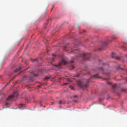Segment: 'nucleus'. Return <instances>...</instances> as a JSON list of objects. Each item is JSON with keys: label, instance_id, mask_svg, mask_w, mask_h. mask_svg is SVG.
I'll list each match as a JSON object with an SVG mask.
<instances>
[{"label": "nucleus", "instance_id": "nucleus-21", "mask_svg": "<svg viewBox=\"0 0 127 127\" xmlns=\"http://www.w3.org/2000/svg\"><path fill=\"white\" fill-rule=\"evenodd\" d=\"M27 87H28V89H29L30 90H30V89H30V88H30L29 87H28V86H27Z\"/></svg>", "mask_w": 127, "mask_h": 127}, {"label": "nucleus", "instance_id": "nucleus-13", "mask_svg": "<svg viewBox=\"0 0 127 127\" xmlns=\"http://www.w3.org/2000/svg\"><path fill=\"white\" fill-rule=\"evenodd\" d=\"M112 87L113 88H116L117 87V85L115 84H113L112 85Z\"/></svg>", "mask_w": 127, "mask_h": 127}, {"label": "nucleus", "instance_id": "nucleus-23", "mask_svg": "<svg viewBox=\"0 0 127 127\" xmlns=\"http://www.w3.org/2000/svg\"><path fill=\"white\" fill-rule=\"evenodd\" d=\"M52 6V7L51 9V10H52L53 9V8L54 7V5H53Z\"/></svg>", "mask_w": 127, "mask_h": 127}, {"label": "nucleus", "instance_id": "nucleus-28", "mask_svg": "<svg viewBox=\"0 0 127 127\" xmlns=\"http://www.w3.org/2000/svg\"><path fill=\"white\" fill-rule=\"evenodd\" d=\"M126 80L127 81V78L126 79Z\"/></svg>", "mask_w": 127, "mask_h": 127}, {"label": "nucleus", "instance_id": "nucleus-12", "mask_svg": "<svg viewBox=\"0 0 127 127\" xmlns=\"http://www.w3.org/2000/svg\"><path fill=\"white\" fill-rule=\"evenodd\" d=\"M118 37V36H116V35H115V36H113V37H112V38L113 39H116Z\"/></svg>", "mask_w": 127, "mask_h": 127}, {"label": "nucleus", "instance_id": "nucleus-17", "mask_svg": "<svg viewBox=\"0 0 127 127\" xmlns=\"http://www.w3.org/2000/svg\"><path fill=\"white\" fill-rule=\"evenodd\" d=\"M70 88L72 90H73L74 88L73 87H72L71 86H70Z\"/></svg>", "mask_w": 127, "mask_h": 127}, {"label": "nucleus", "instance_id": "nucleus-27", "mask_svg": "<svg viewBox=\"0 0 127 127\" xmlns=\"http://www.w3.org/2000/svg\"><path fill=\"white\" fill-rule=\"evenodd\" d=\"M99 50H101V49H100V48H99Z\"/></svg>", "mask_w": 127, "mask_h": 127}, {"label": "nucleus", "instance_id": "nucleus-19", "mask_svg": "<svg viewBox=\"0 0 127 127\" xmlns=\"http://www.w3.org/2000/svg\"><path fill=\"white\" fill-rule=\"evenodd\" d=\"M59 103L60 104H62L63 103V102L62 101H59Z\"/></svg>", "mask_w": 127, "mask_h": 127}, {"label": "nucleus", "instance_id": "nucleus-11", "mask_svg": "<svg viewBox=\"0 0 127 127\" xmlns=\"http://www.w3.org/2000/svg\"><path fill=\"white\" fill-rule=\"evenodd\" d=\"M91 78H98L97 76L96 75H94L91 76Z\"/></svg>", "mask_w": 127, "mask_h": 127}, {"label": "nucleus", "instance_id": "nucleus-30", "mask_svg": "<svg viewBox=\"0 0 127 127\" xmlns=\"http://www.w3.org/2000/svg\"><path fill=\"white\" fill-rule=\"evenodd\" d=\"M22 105L23 106V105H24V104H22Z\"/></svg>", "mask_w": 127, "mask_h": 127}, {"label": "nucleus", "instance_id": "nucleus-29", "mask_svg": "<svg viewBox=\"0 0 127 127\" xmlns=\"http://www.w3.org/2000/svg\"><path fill=\"white\" fill-rule=\"evenodd\" d=\"M126 56L127 57V54L126 55Z\"/></svg>", "mask_w": 127, "mask_h": 127}, {"label": "nucleus", "instance_id": "nucleus-20", "mask_svg": "<svg viewBox=\"0 0 127 127\" xmlns=\"http://www.w3.org/2000/svg\"><path fill=\"white\" fill-rule=\"evenodd\" d=\"M67 84V83H64L63 85H64Z\"/></svg>", "mask_w": 127, "mask_h": 127}, {"label": "nucleus", "instance_id": "nucleus-7", "mask_svg": "<svg viewBox=\"0 0 127 127\" xmlns=\"http://www.w3.org/2000/svg\"><path fill=\"white\" fill-rule=\"evenodd\" d=\"M74 62L73 61H71L70 62V65L71 67L72 68V69H73L74 67V65L73 64Z\"/></svg>", "mask_w": 127, "mask_h": 127}, {"label": "nucleus", "instance_id": "nucleus-8", "mask_svg": "<svg viewBox=\"0 0 127 127\" xmlns=\"http://www.w3.org/2000/svg\"><path fill=\"white\" fill-rule=\"evenodd\" d=\"M71 52H72L73 53H74L75 52H76V53H78L79 52L78 51L76 50V49L74 50L72 48H71Z\"/></svg>", "mask_w": 127, "mask_h": 127}, {"label": "nucleus", "instance_id": "nucleus-25", "mask_svg": "<svg viewBox=\"0 0 127 127\" xmlns=\"http://www.w3.org/2000/svg\"><path fill=\"white\" fill-rule=\"evenodd\" d=\"M12 75V74H9V76H11V75Z\"/></svg>", "mask_w": 127, "mask_h": 127}, {"label": "nucleus", "instance_id": "nucleus-5", "mask_svg": "<svg viewBox=\"0 0 127 127\" xmlns=\"http://www.w3.org/2000/svg\"><path fill=\"white\" fill-rule=\"evenodd\" d=\"M112 58H115L118 60H119L120 59V57L117 56L114 53H112Z\"/></svg>", "mask_w": 127, "mask_h": 127}, {"label": "nucleus", "instance_id": "nucleus-3", "mask_svg": "<svg viewBox=\"0 0 127 127\" xmlns=\"http://www.w3.org/2000/svg\"><path fill=\"white\" fill-rule=\"evenodd\" d=\"M78 84L79 86L81 88L84 89L86 88L87 87V84H86L85 85H83L82 84V82L80 81H78Z\"/></svg>", "mask_w": 127, "mask_h": 127}, {"label": "nucleus", "instance_id": "nucleus-2", "mask_svg": "<svg viewBox=\"0 0 127 127\" xmlns=\"http://www.w3.org/2000/svg\"><path fill=\"white\" fill-rule=\"evenodd\" d=\"M66 64V62L63 59L61 63H59L57 64L54 65L53 66L59 68L62 67V65H64Z\"/></svg>", "mask_w": 127, "mask_h": 127}, {"label": "nucleus", "instance_id": "nucleus-10", "mask_svg": "<svg viewBox=\"0 0 127 127\" xmlns=\"http://www.w3.org/2000/svg\"><path fill=\"white\" fill-rule=\"evenodd\" d=\"M21 69V67H19L18 69H17L15 70H14V72H16L17 71L20 70Z\"/></svg>", "mask_w": 127, "mask_h": 127}, {"label": "nucleus", "instance_id": "nucleus-15", "mask_svg": "<svg viewBox=\"0 0 127 127\" xmlns=\"http://www.w3.org/2000/svg\"><path fill=\"white\" fill-rule=\"evenodd\" d=\"M49 78V77H45V80H47V79H48Z\"/></svg>", "mask_w": 127, "mask_h": 127}, {"label": "nucleus", "instance_id": "nucleus-16", "mask_svg": "<svg viewBox=\"0 0 127 127\" xmlns=\"http://www.w3.org/2000/svg\"><path fill=\"white\" fill-rule=\"evenodd\" d=\"M67 80L68 82H70L71 81L69 78H67Z\"/></svg>", "mask_w": 127, "mask_h": 127}, {"label": "nucleus", "instance_id": "nucleus-31", "mask_svg": "<svg viewBox=\"0 0 127 127\" xmlns=\"http://www.w3.org/2000/svg\"><path fill=\"white\" fill-rule=\"evenodd\" d=\"M112 41V40H111L110 41V42H111V41Z\"/></svg>", "mask_w": 127, "mask_h": 127}, {"label": "nucleus", "instance_id": "nucleus-14", "mask_svg": "<svg viewBox=\"0 0 127 127\" xmlns=\"http://www.w3.org/2000/svg\"><path fill=\"white\" fill-rule=\"evenodd\" d=\"M38 60L37 59H33V60H32V62H35V61H38Z\"/></svg>", "mask_w": 127, "mask_h": 127}, {"label": "nucleus", "instance_id": "nucleus-1", "mask_svg": "<svg viewBox=\"0 0 127 127\" xmlns=\"http://www.w3.org/2000/svg\"><path fill=\"white\" fill-rule=\"evenodd\" d=\"M90 54L89 53H82L79 55V56L82 57L83 59L85 60H88L90 59Z\"/></svg>", "mask_w": 127, "mask_h": 127}, {"label": "nucleus", "instance_id": "nucleus-9", "mask_svg": "<svg viewBox=\"0 0 127 127\" xmlns=\"http://www.w3.org/2000/svg\"><path fill=\"white\" fill-rule=\"evenodd\" d=\"M10 81H9V82L7 84L5 85L4 87L0 91V94L2 92V91L4 89H5V88H6V86H7L9 84L10 82Z\"/></svg>", "mask_w": 127, "mask_h": 127}, {"label": "nucleus", "instance_id": "nucleus-24", "mask_svg": "<svg viewBox=\"0 0 127 127\" xmlns=\"http://www.w3.org/2000/svg\"><path fill=\"white\" fill-rule=\"evenodd\" d=\"M77 97V96L76 95L74 96H73V97L74 98H75V97Z\"/></svg>", "mask_w": 127, "mask_h": 127}, {"label": "nucleus", "instance_id": "nucleus-18", "mask_svg": "<svg viewBox=\"0 0 127 127\" xmlns=\"http://www.w3.org/2000/svg\"><path fill=\"white\" fill-rule=\"evenodd\" d=\"M122 91L123 92H125L126 91V90L124 89H122Z\"/></svg>", "mask_w": 127, "mask_h": 127}, {"label": "nucleus", "instance_id": "nucleus-4", "mask_svg": "<svg viewBox=\"0 0 127 127\" xmlns=\"http://www.w3.org/2000/svg\"><path fill=\"white\" fill-rule=\"evenodd\" d=\"M15 96V93H13L12 95L9 96L8 97L6 98V100L7 101H9Z\"/></svg>", "mask_w": 127, "mask_h": 127}, {"label": "nucleus", "instance_id": "nucleus-26", "mask_svg": "<svg viewBox=\"0 0 127 127\" xmlns=\"http://www.w3.org/2000/svg\"><path fill=\"white\" fill-rule=\"evenodd\" d=\"M47 44H48V41L47 40Z\"/></svg>", "mask_w": 127, "mask_h": 127}, {"label": "nucleus", "instance_id": "nucleus-6", "mask_svg": "<svg viewBox=\"0 0 127 127\" xmlns=\"http://www.w3.org/2000/svg\"><path fill=\"white\" fill-rule=\"evenodd\" d=\"M69 46L67 45L64 47L63 50H64L68 51L70 50V49H69Z\"/></svg>", "mask_w": 127, "mask_h": 127}, {"label": "nucleus", "instance_id": "nucleus-22", "mask_svg": "<svg viewBox=\"0 0 127 127\" xmlns=\"http://www.w3.org/2000/svg\"><path fill=\"white\" fill-rule=\"evenodd\" d=\"M52 56L53 57H55L56 56L55 55L53 54H52Z\"/></svg>", "mask_w": 127, "mask_h": 127}]
</instances>
